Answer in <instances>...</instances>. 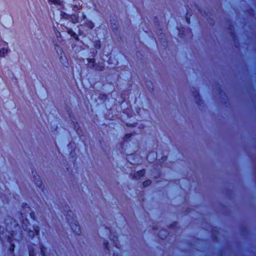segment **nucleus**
I'll return each mask as SVG.
<instances>
[{"instance_id":"nucleus-1","label":"nucleus","mask_w":256,"mask_h":256,"mask_svg":"<svg viewBox=\"0 0 256 256\" xmlns=\"http://www.w3.org/2000/svg\"><path fill=\"white\" fill-rule=\"evenodd\" d=\"M28 216L32 219L34 220V213L32 212L30 208L27 204H26L23 208L22 212V219L20 222L22 229L25 231L28 232V234L30 236H34V234L37 236L39 235L40 229L38 226H34L33 227L34 232L30 230V228H28L29 222L27 218Z\"/></svg>"},{"instance_id":"nucleus-2","label":"nucleus","mask_w":256,"mask_h":256,"mask_svg":"<svg viewBox=\"0 0 256 256\" xmlns=\"http://www.w3.org/2000/svg\"><path fill=\"white\" fill-rule=\"evenodd\" d=\"M5 223L6 225V230L10 234L11 238H10V242L11 244L10 250L13 251L14 246L12 244L11 238L14 240H18L22 238V230L20 226L16 224V220L12 218H8L6 220Z\"/></svg>"},{"instance_id":"nucleus-3","label":"nucleus","mask_w":256,"mask_h":256,"mask_svg":"<svg viewBox=\"0 0 256 256\" xmlns=\"http://www.w3.org/2000/svg\"><path fill=\"white\" fill-rule=\"evenodd\" d=\"M110 240L112 241L113 242V246L112 248L109 246L108 243V242H104V245L110 254H111V252H113V256H120L118 253L119 248H118L116 244L118 238L116 237H114L112 239L110 238Z\"/></svg>"},{"instance_id":"nucleus-4","label":"nucleus","mask_w":256,"mask_h":256,"mask_svg":"<svg viewBox=\"0 0 256 256\" xmlns=\"http://www.w3.org/2000/svg\"><path fill=\"white\" fill-rule=\"evenodd\" d=\"M10 52L8 43L3 40H0V58H6Z\"/></svg>"},{"instance_id":"nucleus-5","label":"nucleus","mask_w":256,"mask_h":256,"mask_svg":"<svg viewBox=\"0 0 256 256\" xmlns=\"http://www.w3.org/2000/svg\"><path fill=\"white\" fill-rule=\"evenodd\" d=\"M68 220L73 232L76 234H80L81 230L78 222L73 218L72 220L68 219Z\"/></svg>"},{"instance_id":"nucleus-6","label":"nucleus","mask_w":256,"mask_h":256,"mask_svg":"<svg viewBox=\"0 0 256 256\" xmlns=\"http://www.w3.org/2000/svg\"><path fill=\"white\" fill-rule=\"evenodd\" d=\"M54 49L56 51V54H58V55L59 56V58L61 61V62L63 64H64L66 63V62H64V60H63V58H62L63 56H64V52H63V51H62V48L58 45H56Z\"/></svg>"},{"instance_id":"nucleus-7","label":"nucleus","mask_w":256,"mask_h":256,"mask_svg":"<svg viewBox=\"0 0 256 256\" xmlns=\"http://www.w3.org/2000/svg\"><path fill=\"white\" fill-rule=\"evenodd\" d=\"M144 172H145L144 170H140L134 174V177L135 179L138 180L144 175Z\"/></svg>"},{"instance_id":"nucleus-8","label":"nucleus","mask_w":256,"mask_h":256,"mask_svg":"<svg viewBox=\"0 0 256 256\" xmlns=\"http://www.w3.org/2000/svg\"><path fill=\"white\" fill-rule=\"evenodd\" d=\"M94 68L96 70L102 71L104 70V64H96Z\"/></svg>"},{"instance_id":"nucleus-9","label":"nucleus","mask_w":256,"mask_h":256,"mask_svg":"<svg viewBox=\"0 0 256 256\" xmlns=\"http://www.w3.org/2000/svg\"><path fill=\"white\" fill-rule=\"evenodd\" d=\"M71 19L74 23H78L82 22V20L79 19L78 16L76 14H72L71 16Z\"/></svg>"},{"instance_id":"nucleus-10","label":"nucleus","mask_w":256,"mask_h":256,"mask_svg":"<svg viewBox=\"0 0 256 256\" xmlns=\"http://www.w3.org/2000/svg\"><path fill=\"white\" fill-rule=\"evenodd\" d=\"M88 66L90 68H94L96 65L95 61L94 58L88 59Z\"/></svg>"},{"instance_id":"nucleus-11","label":"nucleus","mask_w":256,"mask_h":256,"mask_svg":"<svg viewBox=\"0 0 256 256\" xmlns=\"http://www.w3.org/2000/svg\"><path fill=\"white\" fill-rule=\"evenodd\" d=\"M40 253L42 256H46V248L45 246H44L43 245L41 244L40 246Z\"/></svg>"},{"instance_id":"nucleus-12","label":"nucleus","mask_w":256,"mask_h":256,"mask_svg":"<svg viewBox=\"0 0 256 256\" xmlns=\"http://www.w3.org/2000/svg\"><path fill=\"white\" fill-rule=\"evenodd\" d=\"M35 183L36 185L39 187L40 188L42 186V182L41 180H40V178H36L34 180Z\"/></svg>"},{"instance_id":"nucleus-13","label":"nucleus","mask_w":256,"mask_h":256,"mask_svg":"<svg viewBox=\"0 0 256 256\" xmlns=\"http://www.w3.org/2000/svg\"><path fill=\"white\" fill-rule=\"evenodd\" d=\"M158 235L160 237L162 238H164V237L168 235V232L166 230H162L160 232V234H158Z\"/></svg>"},{"instance_id":"nucleus-14","label":"nucleus","mask_w":256,"mask_h":256,"mask_svg":"<svg viewBox=\"0 0 256 256\" xmlns=\"http://www.w3.org/2000/svg\"><path fill=\"white\" fill-rule=\"evenodd\" d=\"M48 1L54 4H60L62 2L61 0H48Z\"/></svg>"},{"instance_id":"nucleus-15","label":"nucleus","mask_w":256,"mask_h":256,"mask_svg":"<svg viewBox=\"0 0 256 256\" xmlns=\"http://www.w3.org/2000/svg\"><path fill=\"white\" fill-rule=\"evenodd\" d=\"M94 46L96 48L99 49L100 47V42L99 41H96L94 42Z\"/></svg>"},{"instance_id":"nucleus-16","label":"nucleus","mask_w":256,"mask_h":256,"mask_svg":"<svg viewBox=\"0 0 256 256\" xmlns=\"http://www.w3.org/2000/svg\"><path fill=\"white\" fill-rule=\"evenodd\" d=\"M150 182H151L149 180H146L145 182H144L143 185L144 187H146V186H149L150 184Z\"/></svg>"},{"instance_id":"nucleus-17","label":"nucleus","mask_w":256,"mask_h":256,"mask_svg":"<svg viewBox=\"0 0 256 256\" xmlns=\"http://www.w3.org/2000/svg\"><path fill=\"white\" fill-rule=\"evenodd\" d=\"M29 255L30 256H35V254L32 248L29 249Z\"/></svg>"},{"instance_id":"nucleus-18","label":"nucleus","mask_w":256,"mask_h":256,"mask_svg":"<svg viewBox=\"0 0 256 256\" xmlns=\"http://www.w3.org/2000/svg\"><path fill=\"white\" fill-rule=\"evenodd\" d=\"M88 26L92 29L94 27V24L92 22H89L88 24Z\"/></svg>"},{"instance_id":"nucleus-19","label":"nucleus","mask_w":256,"mask_h":256,"mask_svg":"<svg viewBox=\"0 0 256 256\" xmlns=\"http://www.w3.org/2000/svg\"><path fill=\"white\" fill-rule=\"evenodd\" d=\"M80 8V6L77 5H76L74 6V11H77L78 10H79Z\"/></svg>"},{"instance_id":"nucleus-20","label":"nucleus","mask_w":256,"mask_h":256,"mask_svg":"<svg viewBox=\"0 0 256 256\" xmlns=\"http://www.w3.org/2000/svg\"><path fill=\"white\" fill-rule=\"evenodd\" d=\"M131 134H126L124 136L126 139H128L130 138Z\"/></svg>"},{"instance_id":"nucleus-21","label":"nucleus","mask_w":256,"mask_h":256,"mask_svg":"<svg viewBox=\"0 0 256 256\" xmlns=\"http://www.w3.org/2000/svg\"><path fill=\"white\" fill-rule=\"evenodd\" d=\"M68 214L69 216H73V214H72V211H70H70H68Z\"/></svg>"},{"instance_id":"nucleus-22","label":"nucleus","mask_w":256,"mask_h":256,"mask_svg":"<svg viewBox=\"0 0 256 256\" xmlns=\"http://www.w3.org/2000/svg\"><path fill=\"white\" fill-rule=\"evenodd\" d=\"M83 20H84L86 18V16L84 14H82Z\"/></svg>"},{"instance_id":"nucleus-23","label":"nucleus","mask_w":256,"mask_h":256,"mask_svg":"<svg viewBox=\"0 0 256 256\" xmlns=\"http://www.w3.org/2000/svg\"><path fill=\"white\" fill-rule=\"evenodd\" d=\"M150 154H149V155L148 156V158H149V157L150 156Z\"/></svg>"}]
</instances>
